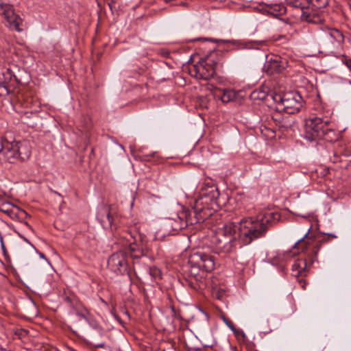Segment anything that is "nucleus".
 Returning a JSON list of instances; mask_svg holds the SVG:
<instances>
[{
	"label": "nucleus",
	"instance_id": "f257e3e1",
	"mask_svg": "<svg viewBox=\"0 0 351 351\" xmlns=\"http://www.w3.org/2000/svg\"><path fill=\"white\" fill-rule=\"evenodd\" d=\"M280 218L278 212L265 210L256 217L242 219L239 227L234 223H220L213 230L210 247L215 253L225 256L234 252L239 243L248 245L253 240L263 236L268 226Z\"/></svg>",
	"mask_w": 351,
	"mask_h": 351
},
{
	"label": "nucleus",
	"instance_id": "f03ea898",
	"mask_svg": "<svg viewBox=\"0 0 351 351\" xmlns=\"http://www.w3.org/2000/svg\"><path fill=\"white\" fill-rule=\"evenodd\" d=\"M219 193L213 184L207 183L202 188L200 197L195 202L193 210H186L175 218H169L165 223L167 230L178 232L188 225L203 221L211 215L210 207L216 204Z\"/></svg>",
	"mask_w": 351,
	"mask_h": 351
},
{
	"label": "nucleus",
	"instance_id": "7ed1b4c3",
	"mask_svg": "<svg viewBox=\"0 0 351 351\" xmlns=\"http://www.w3.org/2000/svg\"><path fill=\"white\" fill-rule=\"evenodd\" d=\"M215 258L204 251L192 254L189 259V285L193 289H202L205 286V272L215 268Z\"/></svg>",
	"mask_w": 351,
	"mask_h": 351
},
{
	"label": "nucleus",
	"instance_id": "20e7f679",
	"mask_svg": "<svg viewBox=\"0 0 351 351\" xmlns=\"http://www.w3.org/2000/svg\"><path fill=\"white\" fill-rule=\"evenodd\" d=\"M287 5L301 10L302 21L321 24L324 17L321 10L328 4V0H285Z\"/></svg>",
	"mask_w": 351,
	"mask_h": 351
},
{
	"label": "nucleus",
	"instance_id": "39448f33",
	"mask_svg": "<svg viewBox=\"0 0 351 351\" xmlns=\"http://www.w3.org/2000/svg\"><path fill=\"white\" fill-rule=\"evenodd\" d=\"M32 154L29 142L27 141H8L4 142V147L1 156L3 160L10 163H18L27 160Z\"/></svg>",
	"mask_w": 351,
	"mask_h": 351
},
{
	"label": "nucleus",
	"instance_id": "423d86ee",
	"mask_svg": "<svg viewBox=\"0 0 351 351\" xmlns=\"http://www.w3.org/2000/svg\"><path fill=\"white\" fill-rule=\"evenodd\" d=\"M270 97L277 104L278 110H284L287 114H295L302 107L303 99L298 92L291 91L283 95L274 94Z\"/></svg>",
	"mask_w": 351,
	"mask_h": 351
},
{
	"label": "nucleus",
	"instance_id": "0eeeda50",
	"mask_svg": "<svg viewBox=\"0 0 351 351\" xmlns=\"http://www.w3.org/2000/svg\"><path fill=\"white\" fill-rule=\"evenodd\" d=\"M214 54H210L205 59H202L196 64L193 65L189 72L197 79L208 80L215 74L216 62L213 58Z\"/></svg>",
	"mask_w": 351,
	"mask_h": 351
},
{
	"label": "nucleus",
	"instance_id": "6e6552de",
	"mask_svg": "<svg viewBox=\"0 0 351 351\" xmlns=\"http://www.w3.org/2000/svg\"><path fill=\"white\" fill-rule=\"evenodd\" d=\"M327 124H330V121L328 119L324 120L317 117L306 119L304 134V138L309 141L319 139Z\"/></svg>",
	"mask_w": 351,
	"mask_h": 351
},
{
	"label": "nucleus",
	"instance_id": "1a4fd4ad",
	"mask_svg": "<svg viewBox=\"0 0 351 351\" xmlns=\"http://www.w3.org/2000/svg\"><path fill=\"white\" fill-rule=\"evenodd\" d=\"M108 267L112 272L123 275L128 272V263L125 252L120 250L113 253L108 260Z\"/></svg>",
	"mask_w": 351,
	"mask_h": 351
},
{
	"label": "nucleus",
	"instance_id": "9d476101",
	"mask_svg": "<svg viewBox=\"0 0 351 351\" xmlns=\"http://www.w3.org/2000/svg\"><path fill=\"white\" fill-rule=\"evenodd\" d=\"M0 15L4 17L8 26L10 29L17 32L21 31L19 27L21 19L15 14L11 4L4 3L0 0Z\"/></svg>",
	"mask_w": 351,
	"mask_h": 351
},
{
	"label": "nucleus",
	"instance_id": "9b49d317",
	"mask_svg": "<svg viewBox=\"0 0 351 351\" xmlns=\"http://www.w3.org/2000/svg\"><path fill=\"white\" fill-rule=\"evenodd\" d=\"M288 66L286 58L280 56H274L266 61L264 69L268 75L282 73Z\"/></svg>",
	"mask_w": 351,
	"mask_h": 351
},
{
	"label": "nucleus",
	"instance_id": "f8f14e48",
	"mask_svg": "<svg viewBox=\"0 0 351 351\" xmlns=\"http://www.w3.org/2000/svg\"><path fill=\"white\" fill-rule=\"evenodd\" d=\"M128 250L131 258L134 260L145 256L146 254L145 242L141 239H134L133 242H130Z\"/></svg>",
	"mask_w": 351,
	"mask_h": 351
},
{
	"label": "nucleus",
	"instance_id": "ddd939ff",
	"mask_svg": "<svg viewBox=\"0 0 351 351\" xmlns=\"http://www.w3.org/2000/svg\"><path fill=\"white\" fill-rule=\"evenodd\" d=\"M97 218L104 228L112 226L113 219L110 215V208L107 206L104 205L99 207L97 214Z\"/></svg>",
	"mask_w": 351,
	"mask_h": 351
},
{
	"label": "nucleus",
	"instance_id": "4468645a",
	"mask_svg": "<svg viewBox=\"0 0 351 351\" xmlns=\"http://www.w3.org/2000/svg\"><path fill=\"white\" fill-rule=\"evenodd\" d=\"M0 76V87L4 88L8 94L10 92V84L16 80V77L12 70L9 68L5 69L1 73Z\"/></svg>",
	"mask_w": 351,
	"mask_h": 351
},
{
	"label": "nucleus",
	"instance_id": "2eb2a0df",
	"mask_svg": "<svg viewBox=\"0 0 351 351\" xmlns=\"http://www.w3.org/2000/svg\"><path fill=\"white\" fill-rule=\"evenodd\" d=\"M311 228H309L305 234L300 239L293 245V250L290 251L291 256H294L300 252H305L308 249V241H305L304 239L308 235Z\"/></svg>",
	"mask_w": 351,
	"mask_h": 351
},
{
	"label": "nucleus",
	"instance_id": "dca6fc26",
	"mask_svg": "<svg viewBox=\"0 0 351 351\" xmlns=\"http://www.w3.org/2000/svg\"><path fill=\"white\" fill-rule=\"evenodd\" d=\"M330 124H327L322 135L320 136L319 139H324L328 142H335L339 139V134L330 127Z\"/></svg>",
	"mask_w": 351,
	"mask_h": 351
},
{
	"label": "nucleus",
	"instance_id": "f3484780",
	"mask_svg": "<svg viewBox=\"0 0 351 351\" xmlns=\"http://www.w3.org/2000/svg\"><path fill=\"white\" fill-rule=\"evenodd\" d=\"M293 123H294L293 120L292 119L289 118V117H282L281 119H279L276 125L278 126V128L281 131V132L289 133V131L293 130Z\"/></svg>",
	"mask_w": 351,
	"mask_h": 351
},
{
	"label": "nucleus",
	"instance_id": "a211bd4d",
	"mask_svg": "<svg viewBox=\"0 0 351 351\" xmlns=\"http://www.w3.org/2000/svg\"><path fill=\"white\" fill-rule=\"evenodd\" d=\"M306 261L304 259L297 260L292 265L293 275L299 277L306 274Z\"/></svg>",
	"mask_w": 351,
	"mask_h": 351
},
{
	"label": "nucleus",
	"instance_id": "6ab92c4d",
	"mask_svg": "<svg viewBox=\"0 0 351 351\" xmlns=\"http://www.w3.org/2000/svg\"><path fill=\"white\" fill-rule=\"evenodd\" d=\"M326 36L331 40V42L335 41L338 44H341L344 40V36L342 32L335 28L328 29L326 32Z\"/></svg>",
	"mask_w": 351,
	"mask_h": 351
},
{
	"label": "nucleus",
	"instance_id": "aec40b11",
	"mask_svg": "<svg viewBox=\"0 0 351 351\" xmlns=\"http://www.w3.org/2000/svg\"><path fill=\"white\" fill-rule=\"evenodd\" d=\"M235 97V93L230 89L223 90L221 100L223 103H228Z\"/></svg>",
	"mask_w": 351,
	"mask_h": 351
},
{
	"label": "nucleus",
	"instance_id": "412c9836",
	"mask_svg": "<svg viewBox=\"0 0 351 351\" xmlns=\"http://www.w3.org/2000/svg\"><path fill=\"white\" fill-rule=\"evenodd\" d=\"M223 319L226 324L237 335L241 334L243 337H245V335L242 330H237L233 322L228 318L223 317Z\"/></svg>",
	"mask_w": 351,
	"mask_h": 351
},
{
	"label": "nucleus",
	"instance_id": "4be33fe9",
	"mask_svg": "<svg viewBox=\"0 0 351 351\" xmlns=\"http://www.w3.org/2000/svg\"><path fill=\"white\" fill-rule=\"evenodd\" d=\"M341 62L349 69L350 71L351 70V58H349L346 55H342Z\"/></svg>",
	"mask_w": 351,
	"mask_h": 351
},
{
	"label": "nucleus",
	"instance_id": "5701e85b",
	"mask_svg": "<svg viewBox=\"0 0 351 351\" xmlns=\"http://www.w3.org/2000/svg\"><path fill=\"white\" fill-rule=\"evenodd\" d=\"M225 294L224 291H219V290H217V291H214L213 292V295L214 298L219 300H222L223 298V295Z\"/></svg>",
	"mask_w": 351,
	"mask_h": 351
},
{
	"label": "nucleus",
	"instance_id": "b1692460",
	"mask_svg": "<svg viewBox=\"0 0 351 351\" xmlns=\"http://www.w3.org/2000/svg\"><path fill=\"white\" fill-rule=\"evenodd\" d=\"M322 242H326V239H323L319 243H316V245L313 247L312 253L313 254L314 256H317V253H318V252H319V249L321 247Z\"/></svg>",
	"mask_w": 351,
	"mask_h": 351
},
{
	"label": "nucleus",
	"instance_id": "393cba45",
	"mask_svg": "<svg viewBox=\"0 0 351 351\" xmlns=\"http://www.w3.org/2000/svg\"><path fill=\"white\" fill-rule=\"evenodd\" d=\"M252 96L253 97H257L260 99H265V93L264 92H257V91H254L252 94Z\"/></svg>",
	"mask_w": 351,
	"mask_h": 351
},
{
	"label": "nucleus",
	"instance_id": "a878e982",
	"mask_svg": "<svg viewBox=\"0 0 351 351\" xmlns=\"http://www.w3.org/2000/svg\"><path fill=\"white\" fill-rule=\"evenodd\" d=\"M150 275L156 277L160 274V271L157 268H151L149 270Z\"/></svg>",
	"mask_w": 351,
	"mask_h": 351
},
{
	"label": "nucleus",
	"instance_id": "bb28decb",
	"mask_svg": "<svg viewBox=\"0 0 351 351\" xmlns=\"http://www.w3.org/2000/svg\"><path fill=\"white\" fill-rule=\"evenodd\" d=\"M276 8L277 9H275V10L278 11V13L276 14V15H281L285 12V8L283 5H276Z\"/></svg>",
	"mask_w": 351,
	"mask_h": 351
},
{
	"label": "nucleus",
	"instance_id": "cd10ccee",
	"mask_svg": "<svg viewBox=\"0 0 351 351\" xmlns=\"http://www.w3.org/2000/svg\"><path fill=\"white\" fill-rule=\"evenodd\" d=\"M6 140H7L6 138L0 137V154H1V152H2L3 147H4V142H5Z\"/></svg>",
	"mask_w": 351,
	"mask_h": 351
},
{
	"label": "nucleus",
	"instance_id": "c85d7f7f",
	"mask_svg": "<svg viewBox=\"0 0 351 351\" xmlns=\"http://www.w3.org/2000/svg\"><path fill=\"white\" fill-rule=\"evenodd\" d=\"M269 134H268V136L269 137L272 138V137L274 136L275 134H274V130H269Z\"/></svg>",
	"mask_w": 351,
	"mask_h": 351
},
{
	"label": "nucleus",
	"instance_id": "c756f323",
	"mask_svg": "<svg viewBox=\"0 0 351 351\" xmlns=\"http://www.w3.org/2000/svg\"><path fill=\"white\" fill-rule=\"evenodd\" d=\"M20 237H21V238H22V239H23L25 242H27V243H29V244H30V245H32L34 249H36V247H35L32 244H31V243H30V242L29 241V240H28L27 238H25V237H23V236H21V235H20Z\"/></svg>",
	"mask_w": 351,
	"mask_h": 351
},
{
	"label": "nucleus",
	"instance_id": "7c9ffc66",
	"mask_svg": "<svg viewBox=\"0 0 351 351\" xmlns=\"http://www.w3.org/2000/svg\"><path fill=\"white\" fill-rule=\"evenodd\" d=\"M299 282H300V285H301L303 289H305V286H306V283H305V282H304V281H303L302 280H300Z\"/></svg>",
	"mask_w": 351,
	"mask_h": 351
},
{
	"label": "nucleus",
	"instance_id": "2f4dec72",
	"mask_svg": "<svg viewBox=\"0 0 351 351\" xmlns=\"http://www.w3.org/2000/svg\"><path fill=\"white\" fill-rule=\"evenodd\" d=\"M173 4H175V5H184V2L182 1H181L180 2H176Z\"/></svg>",
	"mask_w": 351,
	"mask_h": 351
},
{
	"label": "nucleus",
	"instance_id": "473e14b6",
	"mask_svg": "<svg viewBox=\"0 0 351 351\" xmlns=\"http://www.w3.org/2000/svg\"><path fill=\"white\" fill-rule=\"evenodd\" d=\"M47 351H59V350L55 348H49V350H47Z\"/></svg>",
	"mask_w": 351,
	"mask_h": 351
},
{
	"label": "nucleus",
	"instance_id": "72a5a7b5",
	"mask_svg": "<svg viewBox=\"0 0 351 351\" xmlns=\"http://www.w3.org/2000/svg\"><path fill=\"white\" fill-rule=\"evenodd\" d=\"M79 315L81 316L83 318H85V319L86 318V315L84 314H83V313H80V314H79Z\"/></svg>",
	"mask_w": 351,
	"mask_h": 351
},
{
	"label": "nucleus",
	"instance_id": "f704fd0d",
	"mask_svg": "<svg viewBox=\"0 0 351 351\" xmlns=\"http://www.w3.org/2000/svg\"><path fill=\"white\" fill-rule=\"evenodd\" d=\"M104 345L103 343H101V344H98V345H97L96 346H97V347H98V348H103V347H104Z\"/></svg>",
	"mask_w": 351,
	"mask_h": 351
},
{
	"label": "nucleus",
	"instance_id": "c9c22d12",
	"mask_svg": "<svg viewBox=\"0 0 351 351\" xmlns=\"http://www.w3.org/2000/svg\"><path fill=\"white\" fill-rule=\"evenodd\" d=\"M39 255H40V256L41 258H45V256L44 254H43V253H40V254H39Z\"/></svg>",
	"mask_w": 351,
	"mask_h": 351
},
{
	"label": "nucleus",
	"instance_id": "e433bc0d",
	"mask_svg": "<svg viewBox=\"0 0 351 351\" xmlns=\"http://www.w3.org/2000/svg\"><path fill=\"white\" fill-rule=\"evenodd\" d=\"M328 236L332 237V238H336L337 237L335 235V234H328Z\"/></svg>",
	"mask_w": 351,
	"mask_h": 351
},
{
	"label": "nucleus",
	"instance_id": "4c0bfd02",
	"mask_svg": "<svg viewBox=\"0 0 351 351\" xmlns=\"http://www.w3.org/2000/svg\"><path fill=\"white\" fill-rule=\"evenodd\" d=\"M71 351H77V350H75L74 349H71Z\"/></svg>",
	"mask_w": 351,
	"mask_h": 351
},
{
	"label": "nucleus",
	"instance_id": "58836bf2",
	"mask_svg": "<svg viewBox=\"0 0 351 351\" xmlns=\"http://www.w3.org/2000/svg\"><path fill=\"white\" fill-rule=\"evenodd\" d=\"M71 351H77V350H75L74 349H71Z\"/></svg>",
	"mask_w": 351,
	"mask_h": 351
},
{
	"label": "nucleus",
	"instance_id": "ea45409f",
	"mask_svg": "<svg viewBox=\"0 0 351 351\" xmlns=\"http://www.w3.org/2000/svg\"><path fill=\"white\" fill-rule=\"evenodd\" d=\"M71 351H77V350H75L74 349H71Z\"/></svg>",
	"mask_w": 351,
	"mask_h": 351
},
{
	"label": "nucleus",
	"instance_id": "a19ab883",
	"mask_svg": "<svg viewBox=\"0 0 351 351\" xmlns=\"http://www.w3.org/2000/svg\"><path fill=\"white\" fill-rule=\"evenodd\" d=\"M350 71H351V69H350Z\"/></svg>",
	"mask_w": 351,
	"mask_h": 351
}]
</instances>
